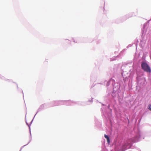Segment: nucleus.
<instances>
[{"label":"nucleus","mask_w":151,"mask_h":151,"mask_svg":"<svg viewBox=\"0 0 151 151\" xmlns=\"http://www.w3.org/2000/svg\"><path fill=\"white\" fill-rule=\"evenodd\" d=\"M141 67L145 71L149 73L151 72L150 68L146 63L142 62L141 63Z\"/></svg>","instance_id":"1"},{"label":"nucleus","mask_w":151,"mask_h":151,"mask_svg":"<svg viewBox=\"0 0 151 151\" xmlns=\"http://www.w3.org/2000/svg\"><path fill=\"white\" fill-rule=\"evenodd\" d=\"M128 143L127 142H125V144H124L123 145H122V149H123L122 150H124V149L126 148V147H127V146H128Z\"/></svg>","instance_id":"2"},{"label":"nucleus","mask_w":151,"mask_h":151,"mask_svg":"<svg viewBox=\"0 0 151 151\" xmlns=\"http://www.w3.org/2000/svg\"><path fill=\"white\" fill-rule=\"evenodd\" d=\"M105 137L107 139V142L108 143H110V139L109 137L106 135L105 134L104 135Z\"/></svg>","instance_id":"3"},{"label":"nucleus","mask_w":151,"mask_h":151,"mask_svg":"<svg viewBox=\"0 0 151 151\" xmlns=\"http://www.w3.org/2000/svg\"><path fill=\"white\" fill-rule=\"evenodd\" d=\"M148 109L151 111V104H150L148 106Z\"/></svg>","instance_id":"4"}]
</instances>
